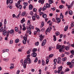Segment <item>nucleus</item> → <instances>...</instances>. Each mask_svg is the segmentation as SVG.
Segmentation results:
<instances>
[{"instance_id": "4", "label": "nucleus", "mask_w": 74, "mask_h": 74, "mask_svg": "<svg viewBox=\"0 0 74 74\" xmlns=\"http://www.w3.org/2000/svg\"><path fill=\"white\" fill-rule=\"evenodd\" d=\"M31 56L34 58H36L37 56V53H36L34 52L31 54Z\"/></svg>"}, {"instance_id": "60", "label": "nucleus", "mask_w": 74, "mask_h": 74, "mask_svg": "<svg viewBox=\"0 0 74 74\" xmlns=\"http://www.w3.org/2000/svg\"><path fill=\"white\" fill-rule=\"evenodd\" d=\"M23 59L21 60L20 61V63H22V65H23Z\"/></svg>"}, {"instance_id": "2", "label": "nucleus", "mask_w": 74, "mask_h": 74, "mask_svg": "<svg viewBox=\"0 0 74 74\" xmlns=\"http://www.w3.org/2000/svg\"><path fill=\"white\" fill-rule=\"evenodd\" d=\"M34 29V26H32V25H30L27 28V30L28 31H31V29Z\"/></svg>"}, {"instance_id": "26", "label": "nucleus", "mask_w": 74, "mask_h": 74, "mask_svg": "<svg viewBox=\"0 0 74 74\" xmlns=\"http://www.w3.org/2000/svg\"><path fill=\"white\" fill-rule=\"evenodd\" d=\"M42 16L44 18H47V14H43L42 15Z\"/></svg>"}, {"instance_id": "46", "label": "nucleus", "mask_w": 74, "mask_h": 74, "mask_svg": "<svg viewBox=\"0 0 74 74\" xmlns=\"http://www.w3.org/2000/svg\"><path fill=\"white\" fill-rule=\"evenodd\" d=\"M23 39H24V40H25V41H27V37H26L25 36L23 37Z\"/></svg>"}, {"instance_id": "19", "label": "nucleus", "mask_w": 74, "mask_h": 74, "mask_svg": "<svg viewBox=\"0 0 74 74\" xmlns=\"http://www.w3.org/2000/svg\"><path fill=\"white\" fill-rule=\"evenodd\" d=\"M63 17L64 16L63 15L62 13H61L60 14V18H61V19H63Z\"/></svg>"}, {"instance_id": "27", "label": "nucleus", "mask_w": 74, "mask_h": 74, "mask_svg": "<svg viewBox=\"0 0 74 74\" xmlns=\"http://www.w3.org/2000/svg\"><path fill=\"white\" fill-rule=\"evenodd\" d=\"M47 9V7L46 6H44L43 8H42V11H45V10H46Z\"/></svg>"}, {"instance_id": "54", "label": "nucleus", "mask_w": 74, "mask_h": 74, "mask_svg": "<svg viewBox=\"0 0 74 74\" xmlns=\"http://www.w3.org/2000/svg\"><path fill=\"white\" fill-rule=\"evenodd\" d=\"M18 52H22V49H19L18 50Z\"/></svg>"}, {"instance_id": "36", "label": "nucleus", "mask_w": 74, "mask_h": 74, "mask_svg": "<svg viewBox=\"0 0 74 74\" xmlns=\"http://www.w3.org/2000/svg\"><path fill=\"white\" fill-rule=\"evenodd\" d=\"M23 44H26V41L25 40H23Z\"/></svg>"}, {"instance_id": "47", "label": "nucleus", "mask_w": 74, "mask_h": 74, "mask_svg": "<svg viewBox=\"0 0 74 74\" xmlns=\"http://www.w3.org/2000/svg\"><path fill=\"white\" fill-rule=\"evenodd\" d=\"M63 7H64V6H63V5H61L60 6H59V8H60V9H62V8H63Z\"/></svg>"}, {"instance_id": "29", "label": "nucleus", "mask_w": 74, "mask_h": 74, "mask_svg": "<svg viewBox=\"0 0 74 74\" xmlns=\"http://www.w3.org/2000/svg\"><path fill=\"white\" fill-rule=\"evenodd\" d=\"M53 40L54 41H56V36L55 35H53Z\"/></svg>"}, {"instance_id": "38", "label": "nucleus", "mask_w": 74, "mask_h": 74, "mask_svg": "<svg viewBox=\"0 0 74 74\" xmlns=\"http://www.w3.org/2000/svg\"><path fill=\"white\" fill-rule=\"evenodd\" d=\"M37 49L34 48L33 49V52H36Z\"/></svg>"}, {"instance_id": "49", "label": "nucleus", "mask_w": 74, "mask_h": 74, "mask_svg": "<svg viewBox=\"0 0 74 74\" xmlns=\"http://www.w3.org/2000/svg\"><path fill=\"white\" fill-rule=\"evenodd\" d=\"M30 24V21L28 20L27 23V25H29Z\"/></svg>"}, {"instance_id": "10", "label": "nucleus", "mask_w": 74, "mask_h": 74, "mask_svg": "<svg viewBox=\"0 0 74 74\" xmlns=\"http://www.w3.org/2000/svg\"><path fill=\"white\" fill-rule=\"evenodd\" d=\"M34 16H35L36 18L37 19H40V17L38 15H37V14H35Z\"/></svg>"}, {"instance_id": "55", "label": "nucleus", "mask_w": 74, "mask_h": 74, "mask_svg": "<svg viewBox=\"0 0 74 74\" xmlns=\"http://www.w3.org/2000/svg\"><path fill=\"white\" fill-rule=\"evenodd\" d=\"M37 11V9L35 8H34L33 9V11L34 12H36Z\"/></svg>"}, {"instance_id": "23", "label": "nucleus", "mask_w": 74, "mask_h": 74, "mask_svg": "<svg viewBox=\"0 0 74 74\" xmlns=\"http://www.w3.org/2000/svg\"><path fill=\"white\" fill-rule=\"evenodd\" d=\"M65 49L66 51H69V47L66 46L65 47Z\"/></svg>"}, {"instance_id": "50", "label": "nucleus", "mask_w": 74, "mask_h": 74, "mask_svg": "<svg viewBox=\"0 0 74 74\" xmlns=\"http://www.w3.org/2000/svg\"><path fill=\"white\" fill-rule=\"evenodd\" d=\"M13 43V41L12 40H10V44H12Z\"/></svg>"}, {"instance_id": "31", "label": "nucleus", "mask_w": 74, "mask_h": 74, "mask_svg": "<svg viewBox=\"0 0 74 74\" xmlns=\"http://www.w3.org/2000/svg\"><path fill=\"white\" fill-rule=\"evenodd\" d=\"M38 61V58L37 57L36 58V59L34 61V63H36Z\"/></svg>"}, {"instance_id": "12", "label": "nucleus", "mask_w": 74, "mask_h": 74, "mask_svg": "<svg viewBox=\"0 0 74 74\" xmlns=\"http://www.w3.org/2000/svg\"><path fill=\"white\" fill-rule=\"evenodd\" d=\"M56 20L57 21V23H60V18H56Z\"/></svg>"}, {"instance_id": "35", "label": "nucleus", "mask_w": 74, "mask_h": 74, "mask_svg": "<svg viewBox=\"0 0 74 74\" xmlns=\"http://www.w3.org/2000/svg\"><path fill=\"white\" fill-rule=\"evenodd\" d=\"M56 34V36H59V35H60V33L59 32H56L55 33Z\"/></svg>"}, {"instance_id": "5", "label": "nucleus", "mask_w": 74, "mask_h": 74, "mask_svg": "<svg viewBox=\"0 0 74 74\" xmlns=\"http://www.w3.org/2000/svg\"><path fill=\"white\" fill-rule=\"evenodd\" d=\"M58 60L57 61V63H58L59 64H60L62 63V61L60 60V57H58Z\"/></svg>"}, {"instance_id": "41", "label": "nucleus", "mask_w": 74, "mask_h": 74, "mask_svg": "<svg viewBox=\"0 0 74 74\" xmlns=\"http://www.w3.org/2000/svg\"><path fill=\"white\" fill-rule=\"evenodd\" d=\"M52 49V47L51 46H50L49 47V50L50 51H51V49Z\"/></svg>"}, {"instance_id": "30", "label": "nucleus", "mask_w": 74, "mask_h": 74, "mask_svg": "<svg viewBox=\"0 0 74 74\" xmlns=\"http://www.w3.org/2000/svg\"><path fill=\"white\" fill-rule=\"evenodd\" d=\"M3 60H4V61H5V62H8V60H9V59L7 58V59H5V58H3Z\"/></svg>"}, {"instance_id": "20", "label": "nucleus", "mask_w": 74, "mask_h": 74, "mask_svg": "<svg viewBox=\"0 0 74 74\" xmlns=\"http://www.w3.org/2000/svg\"><path fill=\"white\" fill-rule=\"evenodd\" d=\"M42 64L43 66H45V62H44V60H42Z\"/></svg>"}, {"instance_id": "61", "label": "nucleus", "mask_w": 74, "mask_h": 74, "mask_svg": "<svg viewBox=\"0 0 74 74\" xmlns=\"http://www.w3.org/2000/svg\"><path fill=\"white\" fill-rule=\"evenodd\" d=\"M57 60H58L57 59H55L54 60L53 62L54 63H56V62H57Z\"/></svg>"}, {"instance_id": "40", "label": "nucleus", "mask_w": 74, "mask_h": 74, "mask_svg": "<svg viewBox=\"0 0 74 74\" xmlns=\"http://www.w3.org/2000/svg\"><path fill=\"white\" fill-rule=\"evenodd\" d=\"M32 21H35L36 20V16H33L32 17Z\"/></svg>"}, {"instance_id": "63", "label": "nucleus", "mask_w": 74, "mask_h": 74, "mask_svg": "<svg viewBox=\"0 0 74 74\" xmlns=\"http://www.w3.org/2000/svg\"><path fill=\"white\" fill-rule=\"evenodd\" d=\"M19 73H20V71L19 70H18L16 72V74H19Z\"/></svg>"}, {"instance_id": "14", "label": "nucleus", "mask_w": 74, "mask_h": 74, "mask_svg": "<svg viewBox=\"0 0 74 74\" xmlns=\"http://www.w3.org/2000/svg\"><path fill=\"white\" fill-rule=\"evenodd\" d=\"M63 48H64V47L63 46H62L61 47V48L60 49H59V52H60L61 53L62 52V51L63 49Z\"/></svg>"}, {"instance_id": "52", "label": "nucleus", "mask_w": 74, "mask_h": 74, "mask_svg": "<svg viewBox=\"0 0 74 74\" xmlns=\"http://www.w3.org/2000/svg\"><path fill=\"white\" fill-rule=\"evenodd\" d=\"M53 56V54H51L50 55H49V58H52V57Z\"/></svg>"}, {"instance_id": "25", "label": "nucleus", "mask_w": 74, "mask_h": 74, "mask_svg": "<svg viewBox=\"0 0 74 74\" xmlns=\"http://www.w3.org/2000/svg\"><path fill=\"white\" fill-rule=\"evenodd\" d=\"M10 34H12L14 33V29H11L9 31Z\"/></svg>"}, {"instance_id": "1", "label": "nucleus", "mask_w": 74, "mask_h": 74, "mask_svg": "<svg viewBox=\"0 0 74 74\" xmlns=\"http://www.w3.org/2000/svg\"><path fill=\"white\" fill-rule=\"evenodd\" d=\"M39 40H40V41L41 42L42 40H44V36H42V34H41L39 35Z\"/></svg>"}, {"instance_id": "9", "label": "nucleus", "mask_w": 74, "mask_h": 74, "mask_svg": "<svg viewBox=\"0 0 74 74\" xmlns=\"http://www.w3.org/2000/svg\"><path fill=\"white\" fill-rule=\"evenodd\" d=\"M61 47V46L59 45V44H57L56 46V49H60V48Z\"/></svg>"}, {"instance_id": "39", "label": "nucleus", "mask_w": 74, "mask_h": 74, "mask_svg": "<svg viewBox=\"0 0 74 74\" xmlns=\"http://www.w3.org/2000/svg\"><path fill=\"white\" fill-rule=\"evenodd\" d=\"M73 66L74 64H71V65L69 66V67H70V68H72V67H73Z\"/></svg>"}, {"instance_id": "24", "label": "nucleus", "mask_w": 74, "mask_h": 74, "mask_svg": "<svg viewBox=\"0 0 74 74\" xmlns=\"http://www.w3.org/2000/svg\"><path fill=\"white\" fill-rule=\"evenodd\" d=\"M67 58L66 57H65L64 58H63L62 59V60L63 61V62H65L66 61V60H67Z\"/></svg>"}, {"instance_id": "53", "label": "nucleus", "mask_w": 74, "mask_h": 74, "mask_svg": "<svg viewBox=\"0 0 74 74\" xmlns=\"http://www.w3.org/2000/svg\"><path fill=\"white\" fill-rule=\"evenodd\" d=\"M16 58H13L12 60V62H15V61Z\"/></svg>"}, {"instance_id": "21", "label": "nucleus", "mask_w": 74, "mask_h": 74, "mask_svg": "<svg viewBox=\"0 0 74 74\" xmlns=\"http://www.w3.org/2000/svg\"><path fill=\"white\" fill-rule=\"evenodd\" d=\"M46 7H47V8H49L51 6H50V3H46Z\"/></svg>"}, {"instance_id": "11", "label": "nucleus", "mask_w": 74, "mask_h": 74, "mask_svg": "<svg viewBox=\"0 0 74 74\" xmlns=\"http://www.w3.org/2000/svg\"><path fill=\"white\" fill-rule=\"evenodd\" d=\"M39 3H40L42 4H43L44 3V0H40L38 1Z\"/></svg>"}, {"instance_id": "32", "label": "nucleus", "mask_w": 74, "mask_h": 74, "mask_svg": "<svg viewBox=\"0 0 74 74\" xmlns=\"http://www.w3.org/2000/svg\"><path fill=\"white\" fill-rule=\"evenodd\" d=\"M19 40L18 39H17L15 40V42L16 43H17V42H19Z\"/></svg>"}, {"instance_id": "58", "label": "nucleus", "mask_w": 74, "mask_h": 74, "mask_svg": "<svg viewBox=\"0 0 74 74\" xmlns=\"http://www.w3.org/2000/svg\"><path fill=\"white\" fill-rule=\"evenodd\" d=\"M71 54L72 55H74V51H71Z\"/></svg>"}, {"instance_id": "13", "label": "nucleus", "mask_w": 74, "mask_h": 74, "mask_svg": "<svg viewBox=\"0 0 74 74\" xmlns=\"http://www.w3.org/2000/svg\"><path fill=\"white\" fill-rule=\"evenodd\" d=\"M22 1V0H19V1H18L17 3H16V6H18V5H19L21 2Z\"/></svg>"}, {"instance_id": "17", "label": "nucleus", "mask_w": 74, "mask_h": 74, "mask_svg": "<svg viewBox=\"0 0 74 74\" xmlns=\"http://www.w3.org/2000/svg\"><path fill=\"white\" fill-rule=\"evenodd\" d=\"M62 69H63V67L62 66H59L58 68V70H60L61 71H62Z\"/></svg>"}, {"instance_id": "16", "label": "nucleus", "mask_w": 74, "mask_h": 74, "mask_svg": "<svg viewBox=\"0 0 74 74\" xmlns=\"http://www.w3.org/2000/svg\"><path fill=\"white\" fill-rule=\"evenodd\" d=\"M33 6L32 5H30L29 6V9L30 10H32V9H33Z\"/></svg>"}, {"instance_id": "62", "label": "nucleus", "mask_w": 74, "mask_h": 74, "mask_svg": "<svg viewBox=\"0 0 74 74\" xmlns=\"http://www.w3.org/2000/svg\"><path fill=\"white\" fill-rule=\"evenodd\" d=\"M9 32H7V34L6 35V37H8L9 36V34H10Z\"/></svg>"}, {"instance_id": "18", "label": "nucleus", "mask_w": 74, "mask_h": 74, "mask_svg": "<svg viewBox=\"0 0 74 74\" xmlns=\"http://www.w3.org/2000/svg\"><path fill=\"white\" fill-rule=\"evenodd\" d=\"M25 22V18H23L21 21V23H23V22Z\"/></svg>"}, {"instance_id": "34", "label": "nucleus", "mask_w": 74, "mask_h": 74, "mask_svg": "<svg viewBox=\"0 0 74 74\" xmlns=\"http://www.w3.org/2000/svg\"><path fill=\"white\" fill-rule=\"evenodd\" d=\"M49 3L50 4H52L53 2L51 0H49Z\"/></svg>"}, {"instance_id": "59", "label": "nucleus", "mask_w": 74, "mask_h": 74, "mask_svg": "<svg viewBox=\"0 0 74 74\" xmlns=\"http://www.w3.org/2000/svg\"><path fill=\"white\" fill-rule=\"evenodd\" d=\"M31 51V50L29 49V50L28 51H27V54H29L30 53V51Z\"/></svg>"}, {"instance_id": "6", "label": "nucleus", "mask_w": 74, "mask_h": 74, "mask_svg": "<svg viewBox=\"0 0 74 74\" xmlns=\"http://www.w3.org/2000/svg\"><path fill=\"white\" fill-rule=\"evenodd\" d=\"M7 33V31L6 30H4L3 32V36H6Z\"/></svg>"}, {"instance_id": "57", "label": "nucleus", "mask_w": 74, "mask_h": 74, "mask_svg": "<svg viewBox=\"0 0 74 74\" xmlns=\"http://www.w3.org/2000/svg\"><path fill=\"white\" fill-rule=\"evenodd\" d=\"M48 62H49V60H48V59H47L46 60V64H48Z\"/></svg>"}, {"instance_id": "22", "label": "nucleus", "mask_w": 74, "mask_h": 74, "mask_svg": "<svg viewBox=\"0 0 74 74\" xmlns=\"http://www.w3.org/2000/svg\"><path fill=\"white\" fill-rule=\"evenodd\" d=\"M44 26V21H42L41 23V25L40 26V27H42Z\"/></svg>"}, {"instance_id": "48", "label": "nucleus", "mask_w": 74, "mask_h": 74, "mask_svg": "<svg viewBox=\"0 0 74 74\" xmlns=\"http://www.w3.org/2000/svg\"><path fill=\"white\" fill-rule=\"evenodd\" d=\"M15 30L16 32H18V29L16 27H15Z\"/></svg>"}, {"instance_id": "64", "label": "nucleus", "mask_w": 74, "mask_h": 74, "mask_svg": "<svg viewBox=\"0 0 74 74\" xmlns=\"http://www.w3.org/2000/svg\"><path fill=\"white\" fill-rule=\"evenodd\" d=\"M6 51H5V49H3L2 50V52L3 53H4V52H5Z\"/></svg>"}, {"instance_id": "51", "label": "nucleus", "mask_w": 74, "mask_h": 74, "mask_svg": "<svg viewBox=\"0 0 74 74\" xmlns=\"http://www.w3.org/2000/svg\"><path fill=\"white\" fill-rule=\"evenodd\" d=\"M48 29H49V30H50V32H51V30H52V27L49 26L48 28Z\"/></svg>"}, {"instance_id": "37", "label": "nucleus", "mask_w": 74, "mask_h": 74, "mask_svg": "<svg viewBox=\"0 0 74 74\" xmlns=\"http://www.w3.org/2000/svg\"><path fill=\"white\" fill-rule=\"evenodd\" d=\"M67 64L69 66H70L71 64V62H67Z\"/></svg>"}, {"instance_id": "42", "label": "nucleus", "mask_w": 74, "mask_h": 74, "mask_svg": "<svg viewBox=\"0 0 74 74\" xmlns=\"http://www.w3.org/2000/svg\"><path fill=\"white\" fill-rule=\"evenodd\" d=\"M23 4L25 5V6H27V5L28 4L27 3V2H24L23 3Z\"/></svg>"}, {"instance_id": "44", "label": "nucleus", "mask_w": 74, "mask_h": 74, "mask_svg": "<svg viewBox=\"0 0 74 74\" xmlns=\"http://www.w3.org/2000/svg\"><path fill=\"white\" fill-rule=\"evenodd\" d=\"M3 27H2L0 29V32H2L3 31Z\"/></svg>"}, {"instance_id": "7", "label": "nucleus", "mask_w": 74, "mask_h": 74, "mask_svg": "<svg viewBox=\"0 0 74 74\" xmlns=\"http://www.w3.org/2000/svg\"><path fill=\"white\" fill-rule=\"evenodd\" d=\"M17 8H19V10H21L22 8V6L21 5H18L17 6H16Z\"/></svg>"}, {"instance_id": "56", "label": "nucleus", "mask_w": 74, "mask_h": 74, "mask_svg": "<svg viewBox=\"0 0 74 74\" xmlns=\"http://www.w3.org/2000/svg\"><path fill=\"white\" fill-rule=\"evenodd\" d=\"M4 23L5 25H6V24H7V21L6 20V19L4 20Z\"/></svg>"}, {"instance_id": "8", "label": "nucleus", "mask_w": 74, "mask_h": 74, "mask_svg": "<svg viewBox=\"0 0 74 74\" xmlns=\"http://www.w3.org/2000/svg\"><path fill=\"white\" fill-rule=\"evenodd\" d=\"M46 40L45 39L43 41L42 43V46H44L45 44H46Z\"/></svg>"}, {"instance_id": "28", "label": "nucleus", "mask_w": 74, "mask_h": 74, "mask_svg": "<svg viewBox=\"0 0 74 74\" xmlns=\"http://www.w3.org/2000/svg\"><path fill=\"white\" fill-rule=\"evenodd\" d=\"M68 27H69V26L68 25H67L65 27L64 29V31L65 32L67 30V29H68Z\"/></svg>"}, {"instance_id": "3", "label": "nucleus", "mask_w": 74, "mask_h": 74, "mask_svg": "<svg viewBox=\"0 0 74 74\" xmlns=\"http://www.w3.org/2000/svg\"><path fill=\"white\" fill-rule=\"evenodd\" d=\"M7 4L8 5L9 3H10L11 4H12L13 3V0H7L6 1Z\"/></svg>"}, {"instance_id": "45", "label": "nucleus", "mask_w": 74, "mask_h": 74, "mask_svg": "<svg viewBox=\"0 0 74 74\" xmlns=\"http://www.w3.org/2000/svg\"><path fill=\"white\" fill-rule=\"evenodd\" d=\"M25 15V12H23V13H22L21 14V16H24Z\"/></svg>"}, {"instance_id": "43", "label": "nucleus", "mask_w": 74, "mask_h": 74, "mask_svg": "<svg viewBox=\"0 0 74 74\" xmlns=\"http://www.w3.org/2000/svg\"><path fill=\"white\" fill-rule=\"evenodd\" d=\"M35 44L36 46H38V45H39V42L38 41L37 42L35 43Z\"/></svg>"}, {"instance_id": "33", "label": "nucleus", "mask_w": 74, "mask_h": 74, "mask_svg": "<svg viewBox=\"0 0 74 74\" xmlns=\"http://www.w3.org/2000/svg\"><path fill=\"white\" fill-rule=\"evenodd\" d=\"M69 15H71L73 14V11H70L69 12Z\"/></svg>"}, {"instance_id": "15", "label": "nucleus", "mask_w": 74, "mask_h": 74, "mask_svg": "<svg viewBox=\"0 0 74 74\" xmlns=\"http://www.w3.org/2000/svg\"><path fill=\"white\" fill-rule=\"evenodd\" d=\"M24 63L25 65H26L27 63H28V62L26 60H24Z\"/></svg>"}]
</instances>
